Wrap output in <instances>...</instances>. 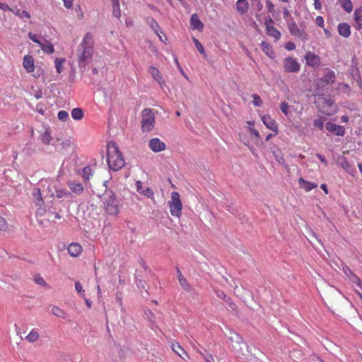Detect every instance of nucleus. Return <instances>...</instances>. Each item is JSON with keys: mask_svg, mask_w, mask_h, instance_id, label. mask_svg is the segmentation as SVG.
<instances>
[{"mask_svg": "<svg viewBox=\"0 0 362 362\" xmlns=\"http://www.w3.org/2000/svg\"><path fill=\"white\" fill-rule=\"evenodd\" d=\"M107 161L109 168L117 171L124 166V159L115 142L111 141L107 146Z\"/></svg>", "mask_w": 362, "mask_h": 362, "instance_id": "f257e3e1", "label": "nucleus"}, {"mask_svg": "<svg viewBox=\"0 0 362 362\" xmlns=\"http://www.w3.org/2000/svg\"><path fill=\"white\" fill-rule=\"evenodd\" d=\"M102 207L107 214L117 216L120 209L119 201L112 192H105L102 197Z\"/></svg>", "mask_w": 362, "mask_h": 362, "instance_id": "f03ea898", "label": "nucleus"}, {"mask_svg": "<svg viewBox=\"0 0 362 362\" xmlns=\"http://www.w3.org/2000/svg\"><path fill=\"white\" fill-rule=\"evenodd\" d=\"M93 37L90 33H86L84 36L81 46L83 48V52L79 57L78 64L81 66H85L88 61L92 58L93 54Z\"/></svg>", "mask_w": 362, "mask_h": 362, "instance_id": "7ed1b4c3", "label": "nucleus"}, {"mask_svg": "<svg viewBox=\"0 0 362 362\" xmlns=\"http://www.w3.org/2000/svg\"><path fill=\"white\" fill-rule=\"evenodd\" d=\"M315 104L319 110L325 115L330 116L337 112V105L330 98L319 96L315 101Z\"/></svg>", "mask_w": 362, "mask_h": 362, "instance_id": "20e7f679", "label": "nucleus"}, {"mask_svg": "<svg viewBox=\"0 0 362 362\" xmlns=\"http://www.w3.org/2000/svg\"><path fill=\"white\" fill-rule=\"evenodd\" d=\"M141 129L143 132H150L155 125V114L152 109L145 108L141 112Z\"/></svg>", "mask_w": 362, "mask_h": 362, "instance_id": "39448f33", "label": "nucleus"}, {"mask_svg": "<svg viewBox=\"0 0 362 362\" xmlns=\"http://www.w3.org/2000/svg\"><path fill=\"white\" fill-rule=\"evenodd\" d=\"M168 205L171 215L175 217H180L182 209V204L180 194L177 192H173L171 193V199L168 201Z\"/></svg>", "mask_w": 362, "mask_h": 362, "instance_id": "423d86ee", "label": "nucleus"}, {"mask_svg": "<svg viewBox=\"0 0 362 362\" xmlns=\"http://www.w3.org/2000/svg\"><path fill=\"white\" fill-rule=\"evenodd\" d=\"M284 69L286 72H298L300 66L296 59L286 57L284 61Z\"/></svg>", "mask_w": 362, "mask_h": 362, "instance_id": "0eeeda50", "label": "nucleus"}, {"mask_svg": "<svg viewBox=\"0 0 362 362\" xmlns=\"http://www.w3.org/2000/svg\"><path fill=\"white\" fill-rule=\"evenodd\" d=\"M273 21L272 18H269L268 21L266 22V32L267 35L273 37L274 41H278L281 37V33L273 26Z\"/></svg>", "mask_w": 362, "mask_h": 362, "instance_id": "6e6552de", "label": "nucleus"}, {"mask_svg": "<svg viewBox=\"0 0 362 362\" xmlns=\"http://www.w3.org/2000/svg\"><path fill=\"white\" fill-rule=\"evenodd\" d=\"M148 146L153 152H160L166 148V145L164 142L161 141L158 138H154L149 141Z\"/></svg>", "mask_w": 362, "mask_h": 362, "instance_id": "1a4fd4ad", "label": "nucleus"}, {"mask_svg": "<svg viewBox=\"0 0 362 362\" xmlns=\"http://www.w3.org/2000/svg\"><path fill=\"white\" fill-rule=\"evenodd\" d=\"M305 59L309 66L315 67L320 64V57L312 52H308L305 54Z\"/></svg>", "mask_w": 362, "mask_h": 362, "instance_id": "9d476101", "label": "nucleus"}, {"mask_svg": "<svg viewBox=\"0 0 362 362\" xmlns=\"http://www.w3.org/2000/svg\"><path fill=\"white\" fill-rule=\"evenodd\" d=\"M343 272L346 277L354 284L362 288L361 280L354 273V272L347 266L343 267Z\"/></svg>", "mask_w": 362, "mask_h": 362, "instance_id": "9b49d317", "label": "nucleus"}, {"mask_svg": "<svg viewBox=\"0 0 362 362\" xmlns=\"http://www.w3.org/2000/svg\"><path fill=\"white\" fill-rule=\"evenodd\" d=\"M325 127L327 131L332 132L337 136H344L345 134V129L344 127L330 122L326 123Z\"/></svg>", "mask_w": 362, "mask_h": 362, "instance_id": "f8f14e48", "label": "nucleus"}, {"mask_svg": "<svg viewBox=\"0 0 362 362\" xmlns=\"http://www.w3.org/2000/svg\"><path fill=\"white\" fill-rule=\"evenodd\" d=\"M264 124L272 131L274 132L276 134H278V124L276 121L269 115H264L262 117Z\"/></svg>", "mask_w": 362, "mask_h": 362, "instance_id": "ddd939ff", "label": "nucleus"}, {"mask_svg": "<svg viewBox=\"0 0 362 362\" xmlns=\"http://www.w3.org/2000/svg\"><path fill=\"white\" fill-rule=\"evenodd\" d=\"M288 30L291 35L300 38L303 41L307 40L305 33L298 28L296 23H290L288 25Z\"/></svg>", "mask_w": 362, "mask_h": 362, "instance_id": "4468645a", "label": "nucleus"}, {"mask_svg": "<svg viewBox=\"0 0 362 362\" xmlns=\"http://www.w3.org/2000/svg\"><path fill=\"white\" fill-rule=\"evenodd\" d=\"M23 65L28 73L33 72L35 70L34 58L31 55H25L23 58Z\"/></svg>", "mask_w": 362, "mask_h": 362, "instance_id": "2eb2a0df", "label": "nucleus"}, {"mask_svg": "<svg viewBox=\"0 0 362 362\" xmlns=\"http://www.w3.org/2000/svg\"><path fill=\"white\" fill-rule=\"evenodd\" d=\"M171 348L172 350L180 357L182 358L183 359H185V358L183 356H185V357L189 359V356L188 354L186 352V351L180 346V344L177 341H173L171 344Z\"/></svg>", "mask_w": 362, "mask_h": 362, "instance_id": "dca6fc26", "label": "nucleus"}, {"mask_svg": "<svg viewBox=\"0 0 362 362\" xmlns=\"http://www.w3.org/2000/svg\"><path fill=\"white\" fill-rule=\"evenodd\" d=\"M190 26L193 30H202L204 28V23L199 20V16L194 13L191 16Z\"/></svg>", "mask_w": 362, "mask_h": 362, "instance_id": "f3484780", "label": "nucleus"}, {"mask_svg": "<svg viewBox=\"0 0 362 362\" xmlns=\"http://www.w3.org/2000/svg\"><path fill=\"white\" fill-rule=\"evenodd\" d=\"M148 72L161 86L165 84V81L163 78V76L157 68L154 66H150L148 69Z\"/></svg>", "mask_w": 362, "mask_h": 362, "instance_id": "a211bd4d", "label": "nucleus"}, {"mask_svg": "<svg viewBox=\"0 0 362 362\" xmlns=\"http://www.w3.org/2000/svg\"><path fill=\"white\" fill-rule=\"evenodd\" d=\"M298 185L299 187L305 192H310L317 187V184L307 181L302 177L298 180Z\"/></svg>", "mask_w": 362, "mask_h": 362, "instance_id": "6ab92c4d", "label": "nucleus"}, {"mask_svg": "<svg viewBox=\"0 0 362 362\" xmlns=\"http://www.w3.org/2000/svg\"><path fill=\"white\" fill-rule=\"evenodd\" d=\"M67 185L69 189L76 194H81L83 193L84 188L81 183L75 182L74 180L69 181Z\"/></svg>", "mask_w": 362, "mask_h": 362, "instance_id": "aec40b11", "label": "nucleus"}, {"mask_svg": "<svg viewBox=\"0 0 362 362\" xmlns=\"http://www.w3.org/2000/svg\"><path fill=\"white\" fill-rule=\"evenodd\" d=\"M68 252L72 257H78L82 252V247L76 243H72L68 246Z\"/></svg>", "mask_w": 362, "mask_h": 362, "instance_id": "412c9836", "label": "nucleus"}, {"mask_svg": "<svg viewBox=\"0 0 362 362\" xmlns=\"http://www.w3.org/2000/svg\"><path fill=\"white\" fill-rule=\"evenodd\" d=\"M338 32L344 37H349L351 35V27L348 23H341L338 25Z\"/></svg>", "mask_w": 362, "mask_h": 362, "instance_id": "4be33fe9", "label": "nucleus"}, {"mask_svg": "<svg viewBox=\"0 0 362 362\" xmlns=\"http://www.w3.org/2000/svg\"><path fill=\"white\" fill-rule=\"evenodd\" d=\"M261 48L267 57L271 59H274L275 53L269 43L267 42L266 41H262L261 43Z\"/></svg>", "mask_w": 362, "mask_h": 362, "instance_id": "5701e85b", "label": "nucleus"}, {"mask_svg": "<svg viewBox=\"0 0 362 362\" xmlns=\"http://www.w3.org/2000/svg\"><path fill=\"white\" fill-rule=\"evenodd\" d=\"M40 139L44 144H50V142L52 140L50 129L49 128H45V132L40 134Z\"/></svg>", "mask_w": 362, "mask_h": 362, "instance_id": "b1692460", "label": "nucleus"}, {"mask_svg": "<svg viewBox=\"0 0 362 362\" xmlns=\"http://www.w3.org/2000/svg\"><path fill=\"white\" fill-rule=\"evenodd\" d=\"M33 196L35 199V203L37 206H42L44 205V200L42 197L41 191L39 188H35L33 189Z\"/></svg>", "mask_w": 362, "mask_h": 362, "instance_id": "393cba45", "label": "nucleus"}, {"mask_svg": "<svg viewBox=\"0 0 362 362\" xmlns=\"http://www.w3.org/2000/svg\"><path fill=\"white\" fill-rule=\"evenodd\" d=\"M237 11L243 14L248 10V3L247 0H238L236 3Z\"/></svg>", "mask_w": 362, "mask_h": 362, "instance_id": "a878e982", "label": "nucleus"}, {"mask_svg": "<svg viewBox=\"0 0 362 362\" xmlns=\"http://www.w3.org/2000/svg\"><path fill=\"white\" fill-rule=\"evenodd\" d=\"M340 165L344 170H345L348 173L351 175H354L355 172V169L349 163L348 160L346 158H342L340 161Z\"/></svg>", "mask_w": 362, "mask_h": 362, "instance_id": "bb28decb", "label": "nucleus"}, {"mask_svg": "<svg viewBox=\"0 0 362 362\" xmlns=\"http://www.w3.org/2000/svg\"><path fill=\"white\" fill-rule=\"evenodd\" d=\"M25 339L30 343H35L40 339L39 332L35 329H33Z\"/></svg>", "mask_w": 362, "mask_h": 362, "instance_id": "cd10ccee", "label": "nucleus"}, {"mask_svg": "<svg viewBox=\"0 0 362 362\" xmlns=\"http://www.w3.org/2000/svg\"><path fill=\"white\" fill-rule=\"evenodd\" d=\"M335 73L333 71L329 70L325 74L322 81L326 83H333L335 81Z\"/></svg>", "mask_w": 362, "mask_h": 362, "instance_id": "c85d7f7f", "label": "nucleus"}, {"mask_svg": "<svg viewBox=\"0 0 362 362\" xmlns=\"http://www.w3.org/2000/svg\"><path fill=\"white\" fill-rule=\"evenodd\" d=\"M93 170L91 169V168L89 165L83 168L82 170V174H81L83 181L85 182H88L90 180V178L91 177V176L93 175Z\"/></svg>", "mask_w": 362, "mask_h": 362, "instance_id": "c756f323", "label": "nucleus"}, {"mask_svg": "<svg viewBox=\"0 0 362 362\" xmlns=\"http://www.w3.org/2000/svg\"><path fill=\"white\" fill-rule=\"evenodd\" d=\"M40 47L45 53L52 54L54 52L53 45L49 41L46 40V44H44L42 42L40 43Z\"/></svg>", "mask_w": 362, "mask_h": 362, "instance_id": "7c9ffc66", "label": "nucleus"}, {"mask_svg": "<svg viewBox=\"0 0 362 362\" xmlns=\"http://www.w3.org/2000/svg\"><path fill=\"white\" fill-rule=\"evenodd\" d=\"M11 12L21 19L30 18V14L27 11H21L19 8H15L11 10Z\"/></svg>", "mask_w": 362, "mask_h": 362, "instance_id": "2f4dec72", "label": "nucleus"}, {"mask_svg": "<svg viewBox=\"0 0 362 362\" xmlns=\"http://www.w3.org/2000/svg\"><path fill=\"white\" fill-rule=\"evenodd\" d=\"M56 197L58 198V199H62V198H66V197H70L71 196V194L70 192H69L65 188H59V189H57L56 191Z\"/></svg>", "mask_w": 362, "mask_h": 362, "instance_id": "473e14b6", "label": "nucleus"}, {"mask_svg": "<svg viewBox=\"0 0 362 362\" xmlns=\"http://www.w3.org/2000/svg\"><path fill=\"white\" fill-rule=\"evenodd\" d=\"M343 8L350 13L353 10V4L351 0H338Z\"/></svg>", "mask_w": 362, "mask_h": 362, "instance_id": "72a5a7b5", "label": "nucleus"}, {"mask_svg": "<svg viewBox=\"0 0 362 362\" xmlns=\"http://www.w3.org/2000/svg\"><path fill=\"white\" fill-rule=\"evenodd\" d=\"M83 111L81 108H74L71 111V117L76 120H80L83 117Z\"/></svg>", "mask_w": 362, "mask_h": 362, "instance_id": "f704fd0d", "label": "nucleus"}, {"mask_svg": "<svg viewBox=\"0 0 362 362\" xmlns=\"http://www.w3.org/2000/svg\"><path fill=\"white\" fill-rule=\"evenodd\" d=\"M148 23L151 28L154 30L156 35H158V32L163 33L160 27L158 24V23L153 18H150L148 20Z\"/></svg>", "mask_w": 362, "mask_h": 362, "instance_id": "c9c22d12", "label": "nucleus"}, {"mask_svg": "<svg viewBox=\"0 0 362 362\" xmlns=\"http://www.w3.org/2000/svg\"><path fill=\"white\" fill-rule=\"evenodd\" d=\"M52 313L55 316L62 318V319L65 318V317H66L65 312L63 310H62L60 308H59L58 306H54L52 309Z\"/></svg>", "mask_w": 362, "mask_h": 362, "instance_id": "e433bc0d", "label": "nucleus"}, {"mask_svg": "<svg viewBox=\"0 0 362 362\" xmlns=\"http://www.w3.org/2000/svg\"><path fill=\"white\" fill-rule=\"evenodd\" d=\"M178 280L181 286L186 290L189 289V285L187 280L183 276L180 271L177 269Z\"/></svg>", "mask_w": 362, "mask_h": 362, "instance_id": "4c0bfd02", "label": "nucleus"}, {"mask_svg": "<svg viewBox=\"0 0 362 362\" xmlns=\"http://www.w3.org/2000/svg\"><path fill=\"white\" fill-rule=\"evenodd\" d=\"M280 110L286 117H288L289 114V105L286 102H281L279 105Z\"/></svg>", "mask_w": 362, "mask_h": 362, "instance_id": "58836bf2", "label": "nucleus"}, {"mask_svg": "<svg viewBox=\"0 0 362 362\" xmlns=\"http://www.w3.org/2000/svg\"><path fill=\"white\" fill-rule=\"evenodd\" d=\"M113 1V15L119 18L120 16L119 0H112Z\"/></svg>", "mask_w": 362, "mask_h": 362, "instance_id": "ea45409f", "label": "nucleus"}, {"mask_svg": "<svg viewBox=\"0 0 362 362\" xmlns=\"http://www.w3.org/2000/svg\"><path fill=\"white\" fill-rule=\"evenodd\" d=\"M64 61L65 60L62 59H59V58L55 59L54 64H55V66H56L57 73L60 74L62 72V65H63V63L64 62Z\"/></svg>", "mask_w": 362, "mask_h": 362, "instance_id": "a19ab883", "label": "nucleus"}, {"mask_svg": "<svg viewBox=\"0 0 362 362\" xmlns=\"http://www.w3.org/2000/svg\"><path fill=\"white\" fill-rule=\"evenodd\" d=\"M252 98H253V101H252V103L256 107H260L263 104V102H262V100L261 99L260 96H259L257 94H253L252 95Z\"/></svg>", "mask_w": 362, "mask_h": 362, "instance_id": "79ce46f5", "label": "nucleus"}, {"mask_svg": "<svg viewBox=\"0 0 362 362\" xmlns=\"http://www.w3.org/2000/svg\"><path fill=\"white\" fill-rule=\"evenodd\" d=\"M354 16L355 22H362V8L356 9Z\"/></svg>", "mask_w": 362, "mask_h": 362, "instance_id": "37998d69", "label": "nucleus"}, {"mask_svg": "<svg viewBox=\"0 0 362 362\" xmlns=\"http://www.w3.org/2000/svg\"><path fill=\"white\" fill-rule=\"evenodd\" d=\"M193 42L194 43V45L196 46L197 49H198V51L201 54H204V56H206V54H204V52H205L204 48L202 46V45L200 43V42L194 37L193 38Z\"/></svg>", "mask_w": 362, "mask_h": 362, "instance_id": "c03bdc74", "label": "nucleus"}, {"mask_svg": "<svg viewBox=\"0 0 362 362\" xmlns=\"http://www.w3.org/2000/svg\"><path fill=\"white\" fill-rule=\"evenodd\" d=\"M34 281L37 284H39L40 286H45L47 284L43 277L41 276L40 274L35 275L34 276Z\"/></svg>", "mask_w": 362, "mask_h": 362, "instance_id": "a18cd8bd", "label": "nucleus"}, {"mask_svg": "<svg viewBox=\"0 0 362 362\" xmlns=\"http://www.w3.org/2000/svg\"><path fill=\"white\" fill-rule=\"evenodd\" d=\"M75 288L80 296L85 298V291L83 289L82 285L80 282L78 281L75 284Z\"/></svg>", "mask_w": 362, "mask_h": 362, "instance_id": "49530a36", "label": "nucleus"}, {"mask_svg": "<svg viewBox=\"0 0 362 362\" xmlns=\"http://www.w3.org/2000/svg\"><path fill=\"white\" fill-rule=\"evenodd\" d=\"M141 194H144V196H146L148 198L153 199L154 192L149 187H147L145 189H144Z\"/></svg>", "mask_w": 362, "mask_h": 362, "instance_id": "de8ad7c7", "label": "nucleus"}, {"mask_svg": "<svg viewBox=\"0 0 362 362\" xmlns=\"http://www.w3.org/2000/svg\"><path fill=\"white\" fill-rule=\"evenodd\" d=\"M197 352L199 353L204 358L206 362H213L214 361V357L211 354L204 355L203 352L199 350H197Z\"/></svg>", "mask_w": 362, "mask_h": 362, "instance_id": "09e8293b", "label": "nucleus"}, {"mask_svg": "<svg viewBox=\"0 0 362 362\" xmlns=\"http://www.w3.org/2000/svg\"><path fill=\"white\" fill-rule=\"evenodd\" d=\"M58 118L62 121H66V119L69 118V114L65 110H60L58 112Z\"/></svg>", "mask_w": 362, "mask_h": 362, "instance_id": "8fccbe9b", "label": "nucleus"}, {"mask_svg": "<svg viewBox=\"0 0 362 362\" xmlns=\"http://www.w3.org/2000/svg\"><path fill=\"white\" fill-rule=\"evenodd\" d=\"M324 122L325 119L323 118L315 119L314 121V126L322 130L324 127Z\"/></svg>", "mask_w": 362, "mask_h": 362, "instance_id": "3c124183", "label": "nucleus"}, {"mask_svg": "<svg viewBox=\"0 0 362 362\" xmlns=\"http://www.w3.org/2000/svg\"><path fill=\"white\" fill-rule=\"evenodd\" d=\"M8 228V223L6 220L0 216V230H6Z\"/></svg>", "mask_w": 362, "mask_h": 362, "instance_id": "603ef678", "label": "nucleus"}, {"mask_svg": "<svg viewBox=\"0 0 362 362\" xmlns=\"http://www.w3.org/2000/svg\"><path fill=\"white\" fill-rule=\"evenodd\" d=\"M266 7L269 13H273L275 11L274 4L269 1H266Z\"/></svg>", "mask_w": 362, "mask_h": 362, "instance_id": "864d4df0", "label": "nucleus"}, {"mask_svg": "<svg viewBox=\"0 0 362 362\" xmlns=\"http://www.w3.org/2000/svg\"><path fill=\"white\" fill-rule=\"evenodd\" d=\"M28 37L29 38L34 42L35 43H37L39 45H40V43H41L42 42L40 41L38 39H37V37L35 34H33L32 33H28Z\"/></svg>", "mask_w": 362, "mask_h": 362, "instance_id": "5fc2aeb1", "label": "nucleus"}, {"mask_svg": "<svg viewBox=\"0 0 362 362\" xmlns=\"http://www.w3.org/2000/svg\"><path fill=\"white\" fill-rule=\"evenodd\" d=\"M315 22H316V24L320 27V28H324V18L320 16H318L316 17V19H315Z\"/></svg>", "mask_w": 362, "mask_h": 362, "instance_id": "6e6d98bb", "label": "nucleus"}, {"mask_svg": "<svg viewBox=\"0 0 362 362\" xmlns=\"http://www.w3.org/2000/svg\"><path fill=\"white\" fill-rule=\"evenodd\" d=\"M45 212H46V209H45V204L42 206H39V208L36 211L37 215H39L40 216H43Z\"/></svg>", "mask_w": 362, "mask_h": 362, "instance_id": "4d7b16f0", "label": "nucleus"}, {"mask_svg": "<svg viewBox=\"0 0 362 362\" xmlns=\"http://www.w3.org/2000/svg\"><path fill=\"white\" fill-rule=\"evenodd\" d=\"M285 47L288 50H293L296 49V45L293 42H288L286 44Z\"/></svg>", "mask_w": 362, "mask_h": 362, "instance_id": "13d9d810", "label": "nucleus"}, {"mask_svg": "<svg viewBox=\"0 0 362 362\" xmlns=\"http://www.w3.org/2000/svg\"><path fill=\"white\" fill-rule=\"evenodd\" d=\"M63 1H64V6L66 8H72L74 0H63Z\"/></svg>", "mask_w": 362, "mask_h": 362, "instance_id": "bf43d9fd", "label": "nucleus"}, {"mask_svg": "<svg viewBox=\"0 0 362 362\" xmlns=\"http://www.w3.org/2000/svg\"><path fill=\"white\" fill-rule=\"evenodd\" d=\"M0 9H1L2 11H11L13 10L12 8H11L9 7V6L7 4H5V3H1L0 2Z\"/></svg>", "mask_w": 362, "mask_h": 362, "instance_id": "052dcab7", "label": "nucleus"}, {"mask_svg": "<svg viewBox=\"0 0 362 362\" xmlns=\"http://www.w3.org/2000/svg\"><path fill=\"white\" fill-rule=\"evenodd\" d=\"M142 182L141 181H136V187L138 192L141 193L144 189L142 188Z\"/></svg>", "mask_w": 362, "mask_h": 362, "instance_id": "680f3d73", "label": "nucleus"}, {"mask_svg": "<svg viewBox=\"0 0 362 362\" xmlns=\"http://www.w3.org/2000/svg\"><path fill=\"white\" fill-rule=\"evenodd\" d=\"M314 6L316 10H320L322 8L320 0H314Z\"/></svg>", "mask_w": 362, "mask_h": 362, "instance_id": "e2e57ef3", "label": "nucleus"}, {"mask_svg": "<svg viewBox=\"0 0 362 362\" xmlns=\"http://www.w3.org/2000/svg\"><path fill=\"white\" fill-rule=\"evenodd\" d=\"M316 156H317V157L319 158V160H320L322 163H323L325 165H327V160L325 159V158L323 156H322V155H321V154H320V153H317V154H316Z\"/></svg>", "mask_w": 362, "mask_h": 362, "instance_id": "0e129e2a", "label": "nucleus"}, {"mask_svg": "<svg viewBox=\"0 0 362 362\" xmlns=\"http://www.w3.org/2000/svg\"><path fill=\"white\" fill-rule=\"evenodd\" d=\"M283 15H284V18L285 19H286L290 16V13H289V11L288 8H284Z\"/></svg>", "mask_w": 362, "mask_h": 362, "instance_id": "69168bd1", "label": "nucleus"}, {"mask_svg": "<svg viewBox=\"0 0 362 362\" xmlns=\"http://www.w3.org/2000/svg\"><path fill=\"white\" fill-rule=\"evenodd\" d=\"M338 86H339V88H346L347 90L350 89L349 86L347 84L343 83H339L338 84Z\"/></svg>", "mask_w": 362, "mask_h": 362, "instance_id": "338daca9", "label": "nucleus"}, {"mask_svg": "<svg viewBox=\"0 0 362 362\" xmlns=\"http://www.w3.org/2000/svg\"><path fill=\"white\" fill-rule=\"evenodd\" d=\"M356 24L354 25V28L358 30H360L362 28V22H355Z\"/></svg>", "mask_w": 362, "mask_h": 362, "instance_id": "774afa93", "label": "nucleus"}]
</instances>
